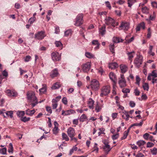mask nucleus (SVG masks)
I'll return each mask as SVG.
<instances>
[{
    "instance_id": "1",
    "label": "nucleus",
    "mask_w": 157,
    "mask_h": 157,
    "mask_svg": "<svg viewBox=\"0 0 157 157\" xmlns=\"http://www.w3.org/2000/svg\"><path fill=\"white\" fill-rule=\"evenodd\" d=\"M27 96L28 100L32 102L30 104L31 107H34L38 103V101L34 92H28L27 94Z\"/></svg>"
},
{
    "instance_id": "2",
    "label": "nucleus",
    "mask_w": 157,
    "mask_h": 157,
    "mask_svg": "<svg viewBox=\"0 0 157 157\" xmlns=\"http://www.w3.org/2000/svg\"><path fill=\"white\" fill-rule=\"evenodd\" d=\"M110 86L107 85L103 86L101 90L100 96L103 97L107 95L110 93Z\"/></svg>"
},
{
    "instance_id": "3",
    "label": "nucleus",
    "mask_w": 157,
    "mask_h": 157,
    "mask_svg": "<svg viewBox=\"0 0 157 157\" xmlns=\"http://www.w3.org/2000/svg\"><path fill=\"white\" fill-rule=\"evenodd\" d=\"M143 62V57L140 55H137L135 57L134 61V63L135 66L137 68H139L140 65L142 64Z\"/></svg>"
},
{
    "instance_id": "4",
    "label": "nucleus",
    "mask_w": 157,
    "mask_h": 157,
    "mask_svg": "<svg viewBox=\"0 0 157 157\" xmlns=\"http://www.w3.org/2000/svg\"><path fill=\"white\" fill-rule=\"evenodd\" d=\"M118 83L121 88L124 87L126 86V81L123 74H121L120 77L118 78Z\"/></svg>"
},
{
    "instance_id": "5",
    "label": "nucleus",
    "mask_w": 157,
    "mask_h": 157,
    "mask_svg": "<svg viewBox=\"0 0 157 157\" xmlns=\"http://www.w3.org/2000/svg\"><path fill=\"white\" fill-rule=\"evenodd\" d=\"M99 82L96 79H93L91 82V88L93 90H98L99 88Z\"/></svg>"
},
{
    "instance_id": "6",
    "label": "nucleus",
    "mask_w": 157,
    "mask_h": 157,
    "mask_svg": "<svg viewBox=\"0 0 157 157\" xmlns=\"http://www.w3.org/2000/svg\"><path fill=\"white\" fill-rule=\"evenodd\" d=\"M83 15L82 14H78L76 19V21L75 24V25L76 26H80L81 25L83 22Z\"/></svg>"
},
{
    "instance_id": "7",
    "label": "nucleus",
    "mask_w": 157,
    "mask_h": 157,
    "mask_svg": "<svg viewBox=\"0 0 157 157\" xmlns=\"http://www.w3.org/2000/svg\"><path fill=\"white\" fill-rule=\"evenodd\" d=\"M104 21L106 25H111L113 27H115V21L112 18L109 17H106Z\"/></svg>"
},
{
    "instance_id": "8",
    "label": "nucleus",
    "mask_w": 157,
    "mask_h": 157,
    "mask_svg": "<svg viewBox=\"0 0 157 157\" xmlns=\"http://www.w3.org/2000/svg\"><path fill=\"white\" fill-rule=\"evenodd\" d=\"M52 60L54 61H59L61 59V55L58 52H53L51 54Z\"/></svg>"
},
{
    "instance_id": "9",
    "label": "nucleus",
    "mask_w": 157,
    "mask_h": 157,
    "mask_svg": "<svg viewBox=\"0 0 157 157\" xmlns=\"http://www.w3.org/2000/svg\"><path fill=\"white\" fill-rule=\"evenodd\" d=\"M91 64L90 62H87L82 65V69L83 72L88 73L90 68Z\"/></svg>"
},
{
    "instance_id": "10",
    "label": "nucleus",
    "mask_w": 157,
    "mask_h": 157,
    "mask_svg": "<svg viewBox=\"0 0 157 157\" xmlns=\"http://www.w3.org/2000/svg\"><path fill=\"white\" fill-rule=\"evenodd\" d=\"M129 23L126 21H122L121 22L120 28L121 29H123L124 30H128L129 28Z\"/></svg>"
},
{
    "instance_id": "11",
    "label": "nucleus",
    "mask_w": 157,
    "mask_h": 157,
    "mask_svg": "<svg viewBox=\"0 0 157 157\" xmlns=\"http://www.w3.org/2000/svg\"><path fill=\"white\" fill-rule=\"evenodd\" d=\"M5 92L6 95L9 96L15 97L17 95V92L14 90H6Z\"/></svg>"
},
{
    "instance_id": "12",
    "label": "nucleus",
    "mask_w": 157,
    "mask_h": 157,
    "mask_svg": "<svg viewBox=\"0 0 157 157\" xmlns=\"http://www.w3.org/2000/svg\"><path fill=\"white\" fill-rule=\"evenodd\" d=\"M35 38L38 40L42 39L45 36L44 32L43 31H41L38 32L35 35Z\"/></svg>"
},
{
    "instance_id": "13",
    "label": "nucleus",
    "mask_w": 157,
    "mask_h": 157,
    "mask_svg": "<svg viewBox=\"0 0 157 157\" xmlns=\"http://www.w3.org/2000/svg\"><path fill=\"white\" fill-rule=\"evenodd\" d=\"M67 133L68 135L70 138L73 137L75 136V129L72 128H69L67 130Z\"/></svg>"
},
{
    "instance_id": "14",
    "label": "nucleus",
    "mask_w": 157,
    "mask_h": 157,
    "mask_svg": "<svg viewBox=\"0 0 157 157\" xmlns=\"http://www.w3.org/2000/svg\"><path fill=\"white\" fill-rule=\"evenodd\" d=\"M145 29V23L142 22L139 24L137 26L136 28V31H139L141 29Z\"/></svg>"
},
{
    "instance_id": "15",
    "label": "nucleus",
    "mask_w": 157,
    "mask_h": 157,
    "mask_svg": "<svg viewBox=\"0 0 157 157\" xmlns=\"http://www.w3.org/2000/svg\"><path fill=\"white\" fill-rule=\"evenodd\" d=\"M75 113V111L73 109H70L67 111L63 110L62 111V115L64 116L70 115Z\"/></svg>"
},
{
    "instance_id": "16",
    "label": "nucleus",
    "mask_w": 157,
    "mask_h": 157,
    "mask_svg": "<svg viewBox=\"0 0 157 157\" xmlns=\"http://www.w3.org/2000/svg\"><path fill=\"white\" fill-rule=\"evenodd\" d=\"M151 77L157 78V73L156 72V70H153L151 73L149 74L147 77V79L149 81H151Z\"/></svg>"
},
{
    "instance_id": "17",
    "label": "nucleus",
    "mask_w": 157,
    "mask_h": 157,
    "mask_svg": "<svg viewBox=\"0 0 157 157\" xmlns=\"http://www.w3.org/2000/svg\"><path fill=\"white\" fill-rule=\"evenodd\" d=\"M105 28L106 26L105 25H104L103 26H102L99 29V33L102 36L104 35L105 34Z\"/></svg>"
},
{
    "instance_id": "18",
    "label": "nucleus",
    "mask_w": 157,
    "mask_h": 157,
    "mask_svg": "<svg viewBox=\"0 0 157 157\" xmlns=\"http://www.w3.org/2000/svg\"><path fill=\"white\" fill-rule=\"evenodd\" d=\"M35 112L36 110L34 109L32 110H30L29 109H28L26 110L25 113L27 115L31 116L33 115Z\"/></svg>"
},
{
    "instance_id": "19",
    "label": "nucleus",
    "mask_w": 157,
    "mask_h": 157,
    "mask_svg": "<svg viewBox=\"0 0 157 157\" xmlns=\"http://www.w3.org/2000/svg\"><path fill=\"white\" fill-rule=\"evenodd\" d=\"M127 54L128 56V59L130 61L131 63L132 61V58L133 57L134 55L135 54V52H128L127 53Z\"/></svg>"
},
{
    "instance_id": "20",
    "label": "nucleus",
    "mask_w": 157,
    "mask_h": 157,
    "mask_svg": "<svg viewBox=\"0 0 157 157\" xmlns=\"http://www.w3.org/2000/svg\"><path fill=\"white\" fill-rule=\"evenodd\" d=\"M109 76L110 78L114 82L116 83V78L115 75L113 72H111L110 73Z\"/></svg>"
},
{
    "instance_id": "21",
    "label": "nucleus",
    "mask_w": 157,
    "mask_h": 157,
    "mask_svg": "<svg viewBox=\"0 0 157 157\" xmlns=\"http://www.w3.org/2000/svg\"><path fill=\"white\" fill-rule=\"evenodd\" d=\"M120 68L122 73H125L128 69L127 66L124 64H121L120 65Z\"/></svg>"
},
{
    "instance_id": "22",
    "label": "nucleus",
    "mask_w": 157,
    "mask_h": 157,
    "mask_svg": "<svg viewBox=\"0 0 157 157\" xmlns=\"http://www.w3.org/2000/svg\"><path fill=\"white\" fill-rule=\"evenodd\" d=\"M118 67V64L117 63L115 62L109 63V68H111L112 69L117 68Z\"/></svg>"
},
{
    "instance_id": "23",
    "label": "nucleus",
    "mask_w": 157,
    "mask_h": 157,
    "mask_svg": "<svg viewBox=\"0 0 157 157\" xmlns=\"http://www.w3.org/2000/svg\"><path fill=\"white\" fill-rule=\"evenodd\" d=\"M94 101L91 98H90L88 102V106L90 109H93L94 108Z\"/></svg>"
},
{
    "instance_id": "24",
    "label": "nucleus",
    "mask_w": 157,
    "mask_h": 157,
    "mask_svg": "<svg viewBox=\"0 0 157 157\" xmlns=\"http://www.w3.org/2000/svg\"><path fill=\"white\" fill-rule=\"evenodd\" d=\"M92 44L94 45H97V46L95 48V49H98L99 48L100 44L98 42L97 40H94L92 41Z\"/></svg>"
},
{
    "instance_id": "25",
    "label": "nucleus",
    "mask_w": 157,
    "mask_h": 157,
    "mask_svg": "<svg viewBox=\"0 0 157 157\" xmlns=\"http://www.w3.org/2000/svg\"><path fill=\"white\" fill-rule=\"evenodd\" d=\"M110 146L109 145H106L103 147V148L105 151V154L107 155L110 151L111 149L110 148Z\"/></svg>"
},
{
    "instance_id": "26",
    "label": "nucleus",
    "mask_w": 157,
    "mask_h": 157,
    "mask_svg": "<svg viewBox=\"0 0 157 157\" xmlns=\"http://www.w3.org/2000/svg\"><path fill=\"white\" fill-rule=\"evenodd\" d=\"M102 105L98 102L97 103L95 107V110L97 112H98L101 109Z\"/></svg>"
},
{
    "instance_id": "27",
    "label": "nucleus",
    "mask_w": 157,
    "mask_h": 157,
    "mask_svg": "<svg viewBox=\"0 0 157 157\" xmlns=\"http://www.w3.org/2000/svg\"><path fill=\"white\" fill-rule=\"evenodd\" d=\"M140 147L142 148L146 143V142L143 140H140L136 143Z\"/></svg>"
},
{
    "instance_id": "28",
    "label": "nucleus",
    "mask_w": 157,
    "mask_h": 157,
    "mask_svg": "<svg viewBox=\"0 0 157 157\" xmlns=\"http://www.w3.org/2000/svg\"><path fill=\"white\" fill-rule=\"evenodd\" d=\"M141 10L143 13L146 14L148 13L149 11V9L146 6L141 8Z\"/></svg>"
},
{
    "instance_id": "29",
    "label": "nucleus",
    "mask_w": 157,
    "mask_h": 157,
    "mask_svg": "<svg viewBox=\"0 0 157 157\" xmlns=\"http://www.w3.org/2000/svg\"><path fill=\"white\" fill-rule=\"evenodd\" d=\"M58 72L57 70L55 69L51 72L50 76L52 78H54L57 76Z\"/></svg>"
},
{
    "instance_id": "30",
    "label": "nucleus",
    "mask_w": 157,
    "mask_h": 157,
    "mask_svg": "<svg viewBox=\"0 0 157 157\" xmlns=\"http://www.w3.org/2000/svg\"><path fill=\"white\" fill-rule=\"evenodd\" d=\"M123 40L121 39L120 37H114L113 41L115 43H118L120 42H122Z\"/></svg>"
},
{
    "instance_id": "31",
    "label": "nucleus",
    "mask_w": 157,
    "mask_h": 157,
    "mask_svg": "<svg viewBox=\"0 0 157 157\" xmlns=\"http://www.w3.org/2000/svg\"><path fill=\"white\" fill-rule=\"evenodd\" d=\"M129 129H128L126 131H125L123 134V136L121 138V140H122L126 138L128 134V132H129Z\"/></svg>"
},
{
    "instance_id": "32",
    "label": "nucleus",
    "mask_w": 157,
    "mask_h": 157,
    "mask_svg": "<svg viewBox=\"0 0 157 157\" xmlns=\"http://www.w3.org/2000/svg\"><path fill=\"white\" fill-rule=\"evenodd\" d=\"M153 46L151 45H150L149 46V50L148 52V53L152 56H154L155 55V54L154 52H152V50L153 49Z\"/></svg>"
},
{
    "instance_id": "33",
    "label": "nucleus",
    "mask_w": 157,
    "mask_h": 157,
    "mask_svg": "<svg viewBox=\"0 0 157 157\" xmlns=\"http://www.w3.org/2000/svg\"><path fill=\"white\" fill-rule=\"evenodd\" d=\"M87 117L85 114H83L81 116L79 121L81 122H83L86 119Z\"/></svg>"
},
{
    "instance_id": "34",
    "label": "nucleus",
    "mask_w": 157,
    "mask_h": 157,
    "mask_svg": "<svg viewBox=\"0 0 157 157\" xmlns=\"http://www.w3.org/2000/svg\"><path fill=\"white\" fill-rule=\"evenodd\" d=\"M60 87V85L58 82L54 84L52 86V89H58Z\"/></svg>"
},
{
    "instance_id": "35",
    "label": "nucleus",
    "mask_w": 157,
    "mask_h": 157,
    "mask_svg": "<svg viewBox=\"0 0 157 157\" xmlns=\"http://www.w3.org/2000/svg\"><path fill=\"white\" fill-rule=\"evenodd\" d=\"M128 6L131 7L133 3L136 2V0H128Z\"/></svg>"
},
{
    "instance_id": "36",
    "label": "nucleus",
    "mask_w": 157,
    "mask_h": 157,
    "mask_svg": "<svg viewBox=\"0 0 157 157\" xmlns=\"http://www.w3.org/2000/svg\"><path fill=\"white\" fill-rule=\"evenodd\" d=\"M30 117H21V120L24 122H25L30 120Z\"/></svg>"
},
{
    "instance_id": "37",
    "label": "nucleus",
    "mask_w": 157,
    "mask_h": 157,
    "mask_svg": "<svg viewBox=\"0 0 157 157\" xmlns=\"http://www.w3.org/2000/svg\"><path fill=\"white\" fill-rule=\"evenodd\" d=\"M123 113L126 117V121H128V120L129 118L130 117L128 112L124 111V112H123Z\"/></svg>"
},
{
    "instance_id": "38",
    "label": "nucleus",
    "mask_w": 157,
    "mask_h": 157,
    "mask_svg": "<svg viewBox=\"0 0 157 157\" xmlns=\"http://www.w3.org/2000/svg\"><path fill=\"white\" fill-rule=\"evenodd\" d=\"M85 55L87 57L89 58H92L94 56L93 54H92L88 52H86L85 54Z\"/></svg>"
},
{
    "instance_id": "39",
    "label": "nucleus",
    "mask_w": 157,
    "mask_h": 157,
    "mask_svg": "<svg viewBox=\"0 0 157 157\" xmlns=\"http://www.w3.org/2000/svg\"><path fill=\"white\" fill-rule=\"evenodd\" d=\"M72 34V31L71 30H68L64 33V35L65 36H68L71 35Z\"/></svg>"
},
{
    "instance_id": "40",
    "label": "nucleus",
    "mask_w": 157,
    "mask_h": 157,
    "mask_svg": "<svg viewBox=\"0 0 157 157\" xmlns=\"http://www.w3.org/2000/svg\"><path fill=\"white\" fill-rule=\"evenodd\" d=\"M6 114L8 117L9 116L11 118L13 117V111H7L6 113Z\"/></svg>"
},
{
    "instance_id": "41",
    "label": "nucleus",
    "mask_w": 157,
    "mask_h": 157,
    "mask_svg": "<svg viewBox=\"0 0 157 157\" xmlns=\"http://www.w3.org/2000/svg\"><path fill=\"white\" fill-rule=\"evenodd\" d=\"M143 88L144 89V90H146L148 91L149 89V86L148 84L147 83H144L143 85Z\"/></svg>"
},
{
    "instance_id": "42",
    "label": "nucleus",
    "mask_w": 157,
    "mask_h": 157,
    "mask_svg": "<svg viewBox=\"0 0 157 157\" xmlns=\"http://www.w3.org/2000/svg\"><path fill=\"white\" fill-rule=\"evenodd\" d=\"M17 116L21 117L24 115L25 113L24 111H18L17 113Z\"/></svg>"
},
{
    "instance_id": "43",
    "label": "nucleus",
    "mask_w": 157,
    "mask_h": 157,
    "mask_svg": "<svg viewBox=\"0 0 157 157\" xmlns=\"http://www.w3.org/2000/svg\"><path fill=\"white\" fill-rule=\"evenodd\" d=\"M151 153L153 155H156L157 154V149L156 147H154L153 149H151Z\"/></svg>"
},
{
    "instance_id": "44",
    "label": "nucleus",
    "mask_w": 157,
    "mask_h": 157,
    "mask_svg": "<svg viewBox=\"0 0 157 157\" xmlns=\"http://www.w3.org/2000/svg\"><path fill=\"white\" fill-rule=\"evenodd\" d=\"M62 137L63 139L65 140L66 141H68L69 139L67 135L64 133H63L62 134Z\"/></svg>"
},
{
    "instance_id": "45",
    "label": "nucleus",
    "mask_w": 157,
    "mask_h": 157,
    "mask_svg": "<svg viewBox=\"0 0 157 157\" xmlns=\"http://www.w3.org/2000/svg\"><path fill=\"white\" fill-rule=\"evenodd\" d=\"M97 145H98V144L97 143H95L94 145V148H93V150L92 151V152L96 151V153L98 152L99 148L97 146Z\"/></svg>"
},
{
    "instance_id": "46",
    "label": "nucleus",
    "mask_w": 157,
    "mask_h": 157,
    "mask_svg": "<svg viewBox=\"0 0 157 157\" xmlns=\"http://www.w3.org/2000/svg\"><path fill=\"white\" fill-rule=\"evenodd\" d=\"M13 150V145L11 143H10L9 144V149L8 150V151L9 153L12 152Z\"/></svg>"
},
{
    "instance_id": "47",
    "label": "nucleus",
    "mask_w": 157,
    "mask_h": 157,
    "mask_svg": "<svg viewBox=\"0 0 157 157\" xmlns=\"http://www.w3.org/2000/svg\"><path fill=\"white\" fill-rule=\"evenodd\" d=\"M46 90V86H44L39 90V91L40 93H44Z\"/></svg>"
},
{
    "instance_id": "48",
    "label": "nucleus",
    "mask_w": 157,
    "mask_h": 157,
    "mask_svg": "<svg viewBox=\"0 0 157 157\" xmlns=\"http://www.w3.org/2000/svg\"><path fill=\"white\" fill-rule=\"evenodd\" d=\"M109 49L111 52L113 53H114V44H110L109 46Z\"/></svg>"
},
{
    "instance_id": "49",
    "label": "nucleus",
    "mask_w": 157,
    "mask_h": 157,
    "mask_svg": "<svg viewBox=\"0 0 157 157\" xmlns=\"http://www.w3.org/2000/svg\"><path fill=\"white\" fill-rule=\"evenodd\" d=\"M55 44L56 46L57 47H62L63 46L62 44L60 41H56L55 42Z\"/></svg>"
},
{
    "instance_id": "50",
    "label": "nucleus",
    "mask_w": 157,
    "mask_h": 157,
    "mask_svg": "<svg viewBox=\"0 0 157 157\" xmlns=\"http://www.w3.org/2000/svg\"><path fill=\"white\" fill-rule=\"evenodd\" d=\"M36 18L35 17H32L28 21L30 23V24H32L36 21Z\"/></svg>"
},
{
    "instance_id": "51",
    "label": "nucleus",
    "mask_w": 157,
    "mask_h": 157,
    "mask_svg": "<svg viewBox=\"0 0 157 157\" xmlns=\"http://www.w3.org/2000/svg\"><path fill=\"white\" fill-rule=\"evenodd\" d=\"M151 31L150 28H149L148 29V33L147 34V37L148 38H150L151 35Z\"/></svg>"
},
{
    "instance_id": "52",
    "label": "nucleus",
    "mask_w": 157,
    "mask_h": 157,
    "mask_svg": "<svg viewBox=\"0 0 157 157\" xmlns=\"http://www.w3.org/2000/svg\"><path fill=\"white\" fill-rule=\"evenodd\" d=\"M150 137V134L148 133H146L144 134L143 135V137L146 140H147Z\"/></svg>"
},
{
    "instance_id": "53",
    "label": "nucleus",
    "mask_w": 157,
    "mask_h": 157,
    "mask_svg": "<svg viewBox=\"0 0 157 157\" xmlns=\"http://www.w3.org/2000/svg\"><path fill=\"white\" fill-rule=\"evenodd\" d=\"M6 148L4 147L0 150V153L3 154H5L6 153Z\"/></svg>"
},
{
    "instance_id": "54",
    "label": "nucleus",
    "mask_w": 157,
    "mask_h": 157,
    "mask_svg": "<svg viewBox=\"0 0 157 157\" xmlns=\"http://www.w3.org/2000/svg\"><path fill=\"white\" fill-rule=\"evenodd\" d=\"M151 80H152V84H154L155 83H157V77H151Z\"/></svg>"
},
{
    "instance_id": "55",
    "label": "nucleus",
    "mask_w": 157,
    "mask_h": 157,
    "mask_svg": "<svg viewBox=\"0 0 157 157\" xmlns=\"http://www.w3.org/2000/svg\"><path fill=\"white\" fill-rule=\"evenodd\" d=\"M119 137V133H117L116 134L113 135L112 136V139L113 140H114L117 139Z\"/></svg>"
},
{
    "instance_id": "56",
    "label": "nucleus",
    "mask_w": 157,
    "mask_h": 157,
    "mask_svg": "<svg viewBox=\"0 0 157 157\" xmlns=\"http://www.w3.org/2000/svg\"><path fill=\"white\" fill-rule=\"evenodd\" d=\"M155 17V14L154 12L152 15H150L149 17V19L150 20L153 21L154 20Z\"/></svg>"
},
{
    "instance_id": "57",
    "label": "nucleus",
    "mask_w": 157,
    "mask_h": 157,
    "mask_svg": "<svg viewBox=\"0 0 157 157\" xmlns=\"http://www.w3.org/2000/svg\"><path fill=\"white\" fill-rule=\"evenodd\" d=\"M130 90L129 89L123 88L122 90V92L124 93L127 94L130 92Z\"/></svg>"
},
{
    "instance_id": "58",
    "label": "nucleus",
    "mask_w": 157,
    "mask_h": 157,
    "mask_svg": "<svg viewBox=\"0 0 157 157\" xmlns=\"http://www.w3.org/2000/svg\"><path fill=\"white\" fill-rule=\"evenodd\" d=\"M154 144L152 143L148 142L147 143V147H153Z\"/></svg>"
},
{
    "instance_id": "59",
    "label": "nucleus",
    "mask_w": 157,
    "mask_h": 157,
    "mask_svg": "<svg viewBox=\"0 0 157 157\" xmlns=\"http://www.w3.org/2000/svg\"><path fill=\"white\" fill-rule=\"evenodd\" d=\"M58 128L56 126H55L54 128L53 129V133L56 134L58 132Z\"/></svg>"
},
{
    "instance_id": "60",
    "label": "nucleus",
    "mask_w": 157,
    "mask_h": 157,
    "mask_svg": "<svg viewBox=\"0 0 157 157\" xmlns=\"http://www.w3.org/2000/svg\"><path fill=\"white\" fill-rule=\"evenodd\" d=\"M136 83L138 84V85H139L140 84V78L138 76H136Z\"/></svg>"
},
{
    "instance_id": "61",
    "label": "nucleus",
    "mask_w": 157,
    "mask_h": 157,
    "mask_svg": "<svg viewBox=\"0 0 157 157\" xmlns=\"http://www.w3.org/2000/svg\"><path fill=\"white\" fill-rule=\"evenodd\" d=\"M46 109L47 111H48L49 113H52V111L50 107L47 106L46 107Z\"/></svg>"
},
{
    "instance_id": "62",
    "label": "nucleus",
    "mask_w": 157,
    "mask_h": 157,
    "mask_svg": "<svg viewBox=\"0 0 157 157\" xmlns=\"http://www.w3.org/2000/svg\"><path fill=\"white\" fill-rule=\"evenodd\" d=\"M125 2V1L124 0H119L118 1L116 2V3L118 4L119 5H122Z\"/></svg>"
},
{
    "instance_id": "63",
    "label": "nucleus",
    "mask_w": 157,
    "mask_h": 157,
    "mask_svg": "<svg viewBox=\"0 0 157 157\" xmlns=\"http://www.w3.org/2000/svg\"><path fill=\"white\" fill-rule=\"evenodd\" d=\"M62 101L63 102V103L65 105L67 104V98L65 97L63 98L62 99Z\"/></svg>"
},
{
    "instance_id": "64",
    "label": "nucleus",
    "mask_w": 157,
    "mask_h": 157,
    "mask_svg": "<svg viewBox=\"0 0 157 157\" xmlns=\"http://www.w3.org/2000/svg\"><path fill=\"white\" fill-rule=\"evenodd\" d=\"M31 59V57L30 56H26L25 59V62H29L30 59Z\"/></svg>"
}]
</instances>
